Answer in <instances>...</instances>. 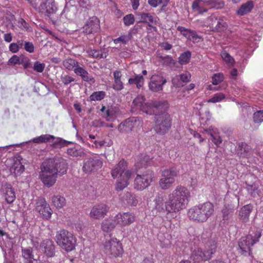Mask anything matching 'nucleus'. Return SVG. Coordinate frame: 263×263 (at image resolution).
Instances as JSON below:
<instances>
[{"mask_svg": "<svg viewBox=\"0 0 263 263\" xmlns=\"http://www.w3.org/2000/svg\"><path fill=\"white\" fill-rule=\"evenodd\" d=\"M191 197L190 190L184 186L179 185L168 195L166 201L162 194H158L154 200L153 210L158 214L165 212L167 214H176L186 208Z\"/></svg>", "mask_w": 263, "mask_h": 263, "instance_id": "1", "label": "nucleus"}, {"mask_svg": "<svg viewBox=\"0 0 263 263\" xmlns=\"http://www.w3.org/2000/svg\"><path fill=\"white\" fill-rule=\"evenodd\" d=\"M67 164L62 158H54L45 160L41 166L40 178L47 187L52 186L57 181L58 175L65 174Z\"/></svg>", "mask_w": 263, "mask_h": 263, "instance_id": "2", "label": "nucleus"}, {"mask_svg": "<svg viewBox=\"0 0 263 263\" xmlns=\"http://www.w3.org/2000/svg\"><path fill=\"white\" fill-rule=\"evenodd\" d=\"M215 208L210 201L199 203L190 208L187 212L189 219L195 223H202L206 222L214 216Z\"/></svg>", "mask_w": 263, "mask_h": 263, "instance_id": "3", "label": "nucleus"}, {"mask_svg": "<svg viewBox=\"0 0 263 263\" xmlns=\"http://www.w3.org/2000/svg\"><path fill=\"white\" fill-rule=\"evenodd\" d=\"M152 110L155 115L154 120L156 123L159 126L158 129L159 132H164L169 129L171 127V118L168 114L166 112L169 107L167 101H151Z\"/></svg>", "mask_w": 263, "mask_h": 263, "instance_id": "4", "label": "nucleus"}, {"mask_svg": "<svg viewBox=\"0 0 263 263\" xmlns=\"http://www.w3.org/2000/svg\"><path fill=\"white\" fill-rule=\"evenodd\" d=\"M260 236V233L256 231L241 237L238 242V253L244 256L253 258L252 247L259 241Z\"/></svg>", "mask_w": 263, "mask_h": 263, "instance_id": "5", "label": "nucleus"}, {"mask_svg": "<svg viewBox=\"0 0 263 263\" xmlns=\"http://www.w3.org/2000/svg\"><path fill=\"white\" fill-rule=\"evenodd\" d=\"M102 250L109 258L122 257L124 250L122 243L116 238H110L103 243Z\"/></svg>", "mask_w": 263, "mask_h": 263, "instance_id": "6", "label": "nucleus"}, {"mask_svg": "<svg viewBox=\"0 0 263 263\" xmlns=\"http://www.w3.org/2000/svg\"><path fill=\"white\" fill-rule=\"evenodd\" d=\"M55 240L58 245L67 252L74 250L77 243V239L74 235L64 229L57 232Z\"/></svg>", "mask_w": 263, "mask_h": 263, "instance_id": "7", "label": "nucleus"}, {"mask_svg": "<svg viewBox=\"0 0 263 263\" xmlns=\"http://www.w3.org/2000/svg\"><path fill=\"white\" fill-rule=\"evenodd\" d=\"M154 178V173L147 170L142 174H137L134 181V189L137 191H143L148 187L153 181Z\"/></svg>", "mask_w": 263, "mask_h": 263, "instance_id": "8", "label": "nucleus"}, {"mask_svg": "<svg viewBox=\"0 0 263 263\" xmlns=\"http://www.w3.org/2000/svg\"><path fill=\"white\" fill-rule=\"evenodd\" d=\"M179 174V171L175 167L166 169L162 172V177L159 180V184L161 189L166 190L170 189L175 182V177Z\"/></svg>", "mask_w": 263, "mask_h": 263, "instance_id": "9", "label": "nucleus"}, {"mask_svg": "<svg viewBox=\"0 0 263 263\" xmlns=\"http://www.w3.org/2000/svg\"><path fill=\"white\" fill-rule=\"evenodd\" d=\"M210 246L206 250L203 251L200 248L195 249L192 253V258L195 262L206 261L210 259L212 255L215 252L217 248L216 244L213 241L210 242Z\"/></svg>", "mask_w": 263, "mask_h": 263, "instance_id": "10", "label": "nucleus"}, {"mask_svg": "<svg viewBox=\"0 0 263 263\" xmlns=\"http://www.w3.org/2000/svg\"><path fill=\"white\" fill-rule=\"evenodd\" d=\"M103 161L99 156L86 158L83 162L82 170L85 173L95 172L101 168Z\"/></svg>", "mask_w": 263, "mask_h": 263, "instance_id": "11", "label": "nucleus"}, {"mask_svg": "<svg viewBox=\"0 0 263 263\" xmlns=\"http://www.w3.org/2000/svg\"><path fill=\"white\" fill-rule=\"evenodd\" d=\"M40 5L32 4L33 8L39 12L45 15H49L54 13L57 10V7L54 2L52 0H37Z\"/></svg>", "mask_w": 263, "mask_h": 263, "instance_id": "12", "label": "nucleus"}, {"mask_svg": "<svg viewBox=\"0 0 263 263\" xmlns=\"http://www.w3.org/2000/svg\"><path fill=\"white\" fill-rule=\"evenodd\" d=\"M35 209L42 218L45 220H48L51 217L52 210L49 205L47 203L44 198H39L36 200Z\"/></svg>", "mask_w": 263, "mask_h": 263, "instance_id": "13", "label": "nucleus"}, {"mask_svg": "<svg viewBox=\"0 0 263 263\" xmlns=\"http://www.w3.org/2000/svg\"><path fill=\"white\" fill-rule=\"evenodd\" d=\"M114 217L117 225L121 227L128 226L136 220L135 215L130 212H119Z\"/></svg>", "mask_w": 263, "mask_h": 263, "instance_id": "14", "label": "nucleus"}, {"mask_svg": "<svg viewBox=\"0 0 263 263\" xmlns=\"http://www.w3.org/2000/svg\"><path fill=\"white\" fill-rule=\"evenodd\" d=\"M109 210V207L106 204L100 203L97 204L91 208L89 216L95 219H100L104 218Z\"/></svg>", "mask_w": 263, "mask_h": 263, "instance_id": "15", "label": "nucleus"}, {"mask_svg": "<svg viewBox=\"0 0 263 263\" xmlns=\"http://www.w3.org/2000/svg\"><path fill=\"white\" fill-rule=\"evenodd\" d=\"M134 106L137 109L142 111L148 115H152L154 112L152 110L151 102H145V98L142 95H138L133 101Z\"/></svg>", "mask_w": 263, "mask_h": 263, "instance_id": "16", "label": "nucleus"}, {"mask_svg": "<svg viewBox=\"0 0 263 263\" xmlns=\"http://www.w3.org/2000/svg\"><path fill=\"white\" fill-rule=\"evenodd\" d=\"M166 82V79L163 77L159 75H154L150 79L148 87L149 89L153 91H160L162 90L163 85Z\"/></svg>", "mask_w": 263, "mask_h": 263, "instance_id": "17", "label": "nucleus"}, {"mask_svg": "<svg viewBox=\"0 0 263 263\" xmlns=\"http://www.w3.org/2000/svg\"><path fill=\"white\" fill-rule=\"evenodd\" d=\"M135 175L134 171L127 170L124 171L121 179L116 183V189L117 191H121L127 187L129 184V180Z\"/></svg>", "mask_w": 263, "mask_h": 263, "instance_id": "18", "label": "nucleus"}, {"mask_svg": "<svg viewBox=\"0 0 263 263\" xmlns=\"http://www.w3.org/2000/svg\"><path fill=\"white\" fill-rule=\"evenodd\" d=\"M100 30V21L96 16H92L86 22L83 27V32L86 34L98 32Z\"/></svg>", "mask_w": 263, "mask_h": 263, "instance_id": "19", "label": "nucleus"}, {"mask_svg": "<svg viewBox=\"0 0 263 263\" xmlns=\"http://www.w3.org/2000/svg\"><path fill=\"white\" fill-rule=\"evenodd\" d=\"M245 184V189L250 196L255 198L259 196L260 191L259 183L256 178L254 177L253 180H247Z\"/></svg>", "mask_w": 263, "mask_h": 263, "instance_id": "20", "label": "nucleus"}, {"mask_svg": "<svg viewBox=\"0 0 263 263\" xmlns=\"http://www.w3.org/2000/svg\"><path fill=\"white\" fill-rule=\"evenodd\" d=\"M40 249L47 257H52L54 256L55 246L52 240L50 239H44L41 243Z\"/></svg>", "mask_w": 263, "mask_h": 263, "instance_id": "21", "label": "nucleus"}, {"mask_svg": "<svg viewBox=\"0 0 263 263\" xmlns=\"http://www.w3.org/2000/svg\"><path fill=\"white\" fill-rule=\"evenodd\" d=\"M140 123V122L137 121L134 118H129L119 125V129L123 132L138 130Z\"/></svg>", "mask_w": 263, "mask_h": 263, "instance_id": "22", "label": "nucleus"}, {"mask_svg": "<svg viewBox=\"0 0 263 263\" xmlns=\"http://www.w3.org/2000/svg\"><path fill=\"white\" fill-rule=\"evenodd\" d=\"M128 163L124 159H121L111 170L110 174L114 179L117 178L118 176L122 177V174L126 170Z\"/></svg>", "mask_w": 263, "mask_h": 263, "instance_id": "23", "label": "nucleus"}, {"mask_svg": "<svg viewBox=\"0 0 263 263\" xmlns=\"http://www.w3.org/2000/svg\"><path fill=\"white\" fill-rule=\"evenodd\" d=\"M237 154L240 158H249L253 153V148L245 142L239 143L237 148Z\"/></svg>", "mask_w": 263, "mask_h": 263, "instance_id": "24", "label": "nucleus"}, {"mask_svg": "<svg viewBox=\"0 0 263 263\" xmlns=\"http://www.w3.org/2000/svg\"><path fill=\"white\" fill-rule=\"evenodd\" d=\"M140 16L141 22L147 23L149 27H151L154 31H156L157 28L154 26L158 23L159 19L157 17H153L150 13H138Z\"/></svg>", "mask_w": 263, "mask_h": 263, "instance_id": "25", "label": "nucleus"}, {"mask_svg": "<svg viewBox=\"0 0 263 263\" xmlns=\"http://www.w3.org/2000/svg\"><path fill=\"white\" fill-rule=\"evenodd\" d=\"M3 195L6 201L8 204L12 203L15 200V192L10 184L4 186L3 189Z\"/></svg>", "mask_w": 263, "mask_h": 263, "instance_id": "26", "label": "nucleus"}, {"mask_svg": "<svg viewBox=\"0 0 263 263\" xmlns=\"http://www.w3.org/2000/svg\"><path fill=\"white\" fill-rule=\"evenodd\" d=\"M253 209L251 204H248L243 206L239 212V217L243 222H247L249 220V217Z\"/></svg>", "mask_w": 263, "mask_h": 263, "instance_id": "27", "label": "nucleus"}, {"mask_svg": "<svg viewBox=\"0 0 263 263\" xmlns=\"http://www.w3.org/2000/svg\"><path fill=\"white\" fill-rule=\"evenodd\" d=\"M22 160L20 157L17 158L14 160L10 168L11 172L16 176L21 175L25 171V166L21 162Z\"/></svg>", "mask_w": 263, "mask_h": 263, "instance_id": "28", "label": "nucleus"}, {"mask_svg": "<svg viewBox=\"0 0 263 263\" xmlns=\"http://www.w3.org/2000/svg\"><path fill=\"white\" fill-rule=\"evenodd\" d=\"M101 111L103 113V116L108 121L114 120L117 116L118 109L115 107H109L107 109L104 106L102 107Z\"/></svg>", "mask_w": 263, "mask_h": 263, "instance_id": "29", "label": "nucleus"}, {"mask_svg": "<svg viewBox=\"0 0 263 263\" xmlns=\"http://www.w3.org/2000/svg\"><path fill=\"white\" fill-rule=\"evenodd\" d=\"M117 225L115 217L114 219L108 218L103 220L101 227L104 232L108 233L112 232Z\"/></svg>", "mask_w": 263, "mask_h": 263, "instance_id": "30", "label": "nucleus"}, {"mask_svg": "<svg viewBox=\"0 0 263 263\" xmlns=\"http://www.w3.org/2000/svg\"><path fill=\"white\" fill-rule=\"evenodd\" d=\"M22 256L24 259V263H37V260L34 258L33 249L31 247L22 248Z\"/></svg>", "mask_w": 263, "mask_h": 263, "instance_id": "31", "label": "nucleus"}, {"mask_svg": "<svg viewBox=\"0 0 263 263\" xmlns=\"http://www.w3.org/2000/svg\"><path fill=\"white\" fill-rule=\"evenodd\" d=\"M191 74L186 71L184 73L176 76L172 79L173 84L177 87L183 86L182 83H187L191 79Z\"/></svg>", "mask_w": 263, "mask_h": 263, "instance_id": "32", "label": "nucleus"}, {"mask_svg": "<svg viewBox=\"0 0 263 263\" xmlns=\"http://www.w3.org/2000/svg\"><path fill=\"white\" fill-rule=\"evenodd\" d=\"M254 4L252 1H248L246 3L242 4L236 13L238 15H245L250 12L254 8Z\"/></svg>", "mask_w": 263, "mask_h": 263, "instance_id": "33", "label": "nucleus"}, {"mask_svg": "<svg viewBox=\"0 0 263 263\" xmlns=\"http://www.w3.org/2000/svg\"><path fill=\"white\" fill-rule=\"evenodd\" d=\"M192 8L195 12L199 14L205 13L209 9L203 0L195 1L192 4Z\"/></svg>", "mask_w": 263, "mask_h": 263, "instance_id": "34", "label": "nucleus"}, {"mask_svg": "<svg viewBox=\"0 0 263 263\" xmlns=\"http://www.w3.org/2000/svg\"><path fill=\"white\" fill-rule=\"evenodd\" d=\"M74 73L80 77L85 81L89 82L93 80V78L90 76L84 67L78 65L74 70Z\"/></svg>", "mask_w": 263, "mask_h": 263, "instance_id": "35", "label": "nucleus"}, {"mask_svg": "<svg viewBox=\"0 0 263 263\" xmlns=\"http://www.w3.org/2000/svg\"><path fill=\"white\" fill-rule=\"evenodd\" d=\"M114 83L112 88L116 91H120L123 89V83L121 81V78L122 74L121 71L116 70L113 72Z\"/></svg>", "mask_w": 263, "mask_h": 263, "instance_id": "36", "label": "nucleus"}, {"mask_svg": "<svg viewBox=\"0 0 263 263\" xmlns=\"http://www.w3.org/2000/svg\"><path fill=\"white\" fill-rule=\"evenodd\" d=\"M123 201L132 206H136L138 203V200L136 195L130 192H126L122 197Z\"/></svg>", "mask_w": 263, "mask_h": 263, "instance_id": "37", "label": "nucleus"}, {"mask_svg": "<svg viewBox=\"0 0 263 263\" xmlns=\"http://www.w3.org/2000/svg\"><path fill=\"white\" fill-rule=\"evenodd\" d=\"M159 240L160 242V246L163 248H168L171 246L172 235L167 233H163L159 235Z\"/></svg>", "mask_w": 263, "mask_h": 263, "instance_id": "38", "label": "nucleus"}, {"mask_svg": "<svg viewBox=\"0 0 263 263\" xmlns=\"http://www.w3.org/2000/svg\"><path fill=\"white\" fill-rule=\"evenodd\" d=\"M128 83L130 85L136 84L138 88H140L144 84V78L142 76L135 74L133 78L129 79Z\"/></svg>", "mask_w": 263, "mask_h": 263, "instance_id": "39", "label": "nucleus"}, {"mask_svg": "<svg viewBox=\"0 0 263 263\" xmlns=\"http://www.w3.org/2000/svg\"><path fill=\"white\" fill-rule=\"evenodd\" d=\"M77 12L76 7L70 5L69 6H66L63 10V13L65 16L69 20L73 19Z\"/></svg>", "mask_w": 263, "mask_h": 263, "instance_id": "40", "label": "nucleus"}, {"mask_svg": "<svg viewBox=\"0 0 263 263\" xmlns=\"http://www.w3.org/2000/svg\"><path fill=\"white\" fill-rule=\"evenodd\" d=\"M52 202L57 209H61L65 205L66 200L63 196L54 195L52 198Z\"/></svg>", "mask_w": 263, "mask_h": 263, "instance_id": "41", "label": "nucleus"}, {"mask_svg": "<svg viewBox=\"0 0 263 263\" xmlns=\"http://www.w3.org/2000/svg\"><path fill=\"white\" fill-rule=\"evenodd\" d=\"M63 66L69 70H73L74 71V69L79 65L78 62L76 60L68 58L65 59L63 62Z\"/></svg>", "mask_w": 263, "mask_h": 263, "instance_id": "42", "label": "nucleus"}, {"mask_svg": "<svg viewBox=\"0 0 263 263\" xmlns=\"http://www.w3.org/2000/svg\"><path fill=\"white\" fill-rule=\"evenodd\" d=\"M52 139L50 140L49 143H52V145L54 148H61L63 146L67 145L69 142L60 138L55 137L51 135Z\"/></svg>", "mask_w": 263, "mask_h": 263, "instance_id": "43", "label": "nucleus"}, {"mask_svg": "<svg viewBox=\"0 0 263 263\" xmlns=\"http://www.w3.org/2000/svg\"><path fill=\"white\" fill-rule=\"evenodd\" d=\"M208 9L214 8H221L223 7L224 3L219 0H203Z\"/></svg>", "mask_w": 263, "mask_h": 263, "instance_id": "44", "label": "nucleus"}, {"mask_svg": "<svg viewBox=\"0 0 263 263\" xmlns=\"http://www.w3.org/2000/svg\"><path fill=\"white\" fill-rule=\"evenodd\" d=\"M94 146L97 148H101L103 146L110 147L112 145V141L108 139L106 140H97L93 142Z\"/></svg>", "mask_w": 263, "mask_h": 263, "instance_id": "45", "label": "nucleus"}, {"mask_svg": "<svg viewBox=\"0 0 263 263\" xmlns=\"http://www.w3.org/2000/svg\"><path fill=\"white\" fill-rule=\"evenodd\" d=\"M191 57V53L189 51H187L181 54L179 57V63L181 65H186L188 64L190 61Z\"/></svg>", "mask_w": 263, "mask_h": 263, "instance_id": "46", "label": "nucleus"}, {"mask_svg": "<svg viewBox=\"0 0 263 263\" xmlns=\"http://www.w3.org/2000/svg\"><path fill=\"white\" fill-rule=\"evenodd\" d=\"M51 135H42L40 136L35 137L32 140L33 143H47L50 141V140L52 139Z\"/></svg>", "mask_w": 263, "mask_h": 263, "instance_id": "47", "label": "nucleus"}, {"mask_svg": "<svg viewBox=\"0 0 263 263\" xmlns=\"http://www.w3.org/2000/svg\"><path fill=\"white\" fill-rule=\"evenodd\" d=\"M85 51L89 57H92L93 58L101 59L103 58V54L101 51L96 49H92L90 48L86 49Z\"/></svg>", "mask_w": 263, "mask_h": 263, "instance_id": "48", "label": "nucleus"}, {"mask_svg": "<svg viewBox=\"0 0 263 263\" xmlns=\"http://www.w3.org/2000/svg\"><path fill=\"white\" fill-rule=\"evenodd\" d=\"M221 56L224 62L230 66H232L234 65V59L226 51H222L221 53Z\"/></svg>", "mask_w": 263, "mask_h": 263, "instance_id": "49", "label": "nucleus"}, {"mask_svg": "<svg viewBox=\"0 0 263 263\" xmlns=\"http://www.w3.org/2000/svg\"><path fill=\"white\" fill-rule=\"evenodd\" d=\"M226 28V23L221 19L217 20L216 25L213 27V31L220 32Z\"/></svg>", "mask_w": 263, "mask_h": 263, "instance_id": "50", "label": "nucleus"}, {"mask_svg": "<svg viewBox=\"0 0 263 263\" xmlns=\"http://www.w3.org/2000/svg\"><path fill=\"white\" fill-rule=\"evenodd\" d=\"M105 96V92L103 91H96L90 96L89 98L91 101H101Z\"/></svg>", "mask_w": 263, "mask_h": 263, "instance_id": "51", "label": "nucleus"}, {"mask_svg": "<svg viewBox=\"0 0 263 263\" xmlns=\"http://www.w3.org/2000/svg\"><path fill=\"white\" fill-rule=\"evenodd\" d=\"M253 122L260 124L263 122V110H260L255 112L253 116Z\"/></svg>", "mask_w": 263, "mask_h": 263, "instance_id": "52", "label": "nucleus"}, {"mask_svg": "<svg viewBox=\"0 0 263 263\" xmlns=\"http://www.w3.org/2000/svg\"><path fill=\"white\" fill-rule=\"evenodd\" d=\"M82 153V152L80 149L77 148L75 146L67 149V154L72 157L81 156Z\"/></svg>", "mask_w": 263, "mask_h": 263, "instance_id": "53", "label": "nucleus"}, {"mask_svg": "<svg viewBox=\"0 0 263 263\" xmlns=\"http://www.w3.org/2000/svg\"><path fill=\"white\" fill-rule=\"evenodd\" d=\"M225 95L222 93H217L208 100V102L216 103L220 102L225 98Z\"/></svg>", "mask_w": 263, "mask_h": 263, "instance_id": "54", "label": "nucleus"}, {"mask_svg": "<svg viewBox=\"0 0 263 263\" xmlns=\"http://www.w3.org/2000/svg\"><path fill=\"white\" fill-rule=\"evenodd\" d=\"M211 137V140L217 146L219 145L222 142V139L219 135V133H208Z\"/></svg>", "mask_w": 263, "mask_h": 263, "instance_id": "55", "label": "nucleus"}, {"mask_svg": "<svg viewBox=\"0 0 263 263\" xmlns=\"http://www.w3.org/2000/svg\"><path fill=\"white\" fill-rule=\"evenodd\" d=\"M162 61L163 64L169 66H172L175 65L176 61L173 59L171 56L167 55L166 57H162Z\"/></svg>", "mask_w": 263, "mask_h": 263, "instance_id": "56", "label": "nucleus"}, {"mask_svg": "<svg viewBox=\"0 0 263 263\" xmlns=\"http://www.w3.org/2000/svg\"><path fill=\"white\" fill-rule=\"evenodd\" d=\"M45 68V64L39 61H35L34 63L33 69L37 72H42Z\"/></svg>", "mask_w": 263, "mask_h": 263, "instance_id": "57", "label": "nucleus"}, {"mask_svg": "<svg viewBox=\"0 0 263 263\" xmlns=\"http://www.w3.org/2000/svg\"><path fill=\"white\" fill-rule=\"evenodd\" d=\"M169 0H148V3L149 5L153 7H156L160 4H162L163 6H166Z\"/></svg>", "mask_w": 263, "mask_h": 263, "instance_id": "58", "label": "nucleus"}, {"mask_svg": "<svg viewBox=\"0 0 263 263\" xmlns=\"http://www.w3.org/2000/svg\"><path fill=\"white\" fill-rule=\"evenodd\" d=\"M130 40L129 35H122L117 39H115L113 40L114 43L116 44H117L119 43H122L123 44H126Z\"/></svg>", "mask_w": 263, "mask_h": 263, "instance_id": "59", "label": "nucleus"}, {"mask_svg": "<svg viewBox=\"0 0 263 263\" xmlns=\"http://www.w3.org/2000/svg\"><path fill=\"white\" fill-rule=\"evenodd\" d=\"M21 59V55L17 56V55H13L8 61V65H14L16 64L20 65Z\"/></svg>", "mask_w": 263, "mask_h": 263, "instance_id": "60", "label": "nucleus"}, {"mask_svg": "<svg viewBox=\"0 0 263 263\" xmlns=\"http://www.w3.org/2000/svg\"><path fill=\"white\" fill-rule=\"evenodd\" d=\"M223 80V76L221 73H216L212 77V83L216 85L221 83Z\"/></svg>", "mask_w": 263, "mask_h": 263, "instance_id": "61", "label": "nucleus"}, {"mask_svg": "<svg viewBox=\"0 0 263 263\" xmlns=\"http://www.w3.org/2000/svg\"><path fill=\"white\" fill-rule=\"evenodd\" d=\"M123 22L126 26H130L134 23L135 18L133 14H128L123 18Z\"/></svg>", "mask_w": 263, "mask_h": 263, "instance_id": "62", "label": "nucleus"}, {"mask_svg": "<svg viewBox=\"0 0 263 263\" xmlns=\"http://www.w3.org/2000/svg\"><path fill=\"white\" fill-rule=\"evenodd\" d=\"M217 18L213 16H211L207 18L208 26L209 27L211 31L213 30V27L216 25L217 21Z\"/></svg>", "mask_w": 263, "mask_h": 263, "instance_id": "63", "label": "nucleus"}, {"mask_svg": "<svg viewBox=\"0 0 263 263\" xmlns=\"http://www.w3.org/2000/svg\"><path fill=\"white\" fill-rule=\"evenodd\" d=\"M177 30L179 31L184 37L187 39H190V34L191 33V30L185 28L182 26H178L177 28Z\"/></svg>", "mask_w": 263, "mask_h": 263, "instance_id": "64", "label": "nucleus"}]
</instances>
